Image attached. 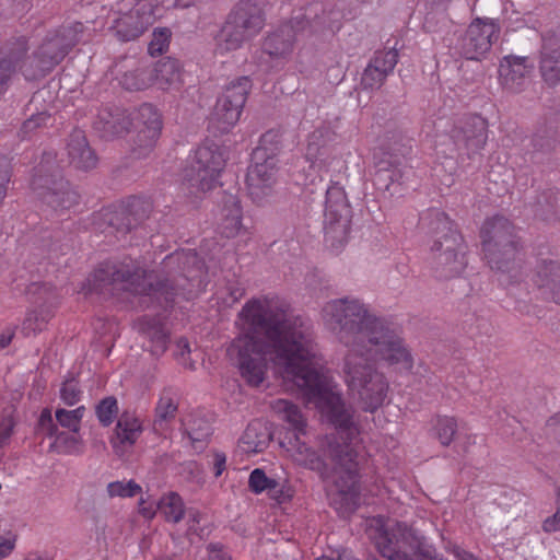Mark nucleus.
<instances>
[{
	"label": "nucleus",
	"instance_id": "obj_19",
	"mask_svg": "<svg viewBox=\"0 0 560 560\" xmlns=\"http://www.w3.org/2000/svg\"><path fill=\"white\" fill-rule=\"evenodd\" d=\"M534 63L528 57L509 55L499 67L501 84L509 91L521 92L529 81Z\"/></svg>",
	"mask_w": 560,
	"mask_h": 560
},
{
	"label": "nucleus",
	"instance_id": "obj_9",
	"mask_svg": "<svg viewBox=\"0 0 560 560\" xmlns=\"http://www.w3.org/2000/svg\"><path fill=\"white\" fill-rule=\"evenodd\" d=\"M224 165L225 159L217 144L201 145L194 162L184 170V185L194 195L211 190Z\"/></svg>",
	"mask_w": 560,
	"mask_h": 560
},
{
	"label": "nucleus",
	"instance_id": "obj_27",
	"mask_svg": "<svg viewBox=\"0 0 560 560\" xmlns=\"http://www.w3.org/2000/svg\"><path fill=\"white\" fill-rule=\"evenodd\" d=\"M142 432L141 424L137 418L122 413L116 424L115 434L110 442L115 453L122 456L127 448L131 447Z\"/></svg>",
	"mask_w": 560,
	"mask_h": 560
},
{
	"label": "nucleus",
	"instance_id": "obj_62",
	"mask_svg": "<svg viewBox=\"0 0 560 560\" xmlns=\"http://www.w3.org/2000/svg\"><path fill=\"white\" fill-rule=\"evenodd\" d=\"M422 550L423 552L417 556L416 559H412L411 557H406L401 553L398 555L394 552L393 549L385 548V552L394 557V560H443V558L438 555L436 550L433 547L425 548Z\"/></svg>",
	"mask_w": 560,
	"mask_h": 560
},
{
	"label": "nucleus",
	"instance_id": "obj_45",
	"mask_svg": "<svg viewBox=\"0 0 560 560\" xmlns=\"http://www.w3.org/2000/svg\"><path fill=\"white\" fill-rule=\"evenodd\" d=\"M152 73L148 69H135L122 74L120 83L128 91L144 90L150 85Z\"/></svg>",
	"mask_w": 560,
	"mask_h": 560
},
{
	"label": "nucleus",
	"instance_id": "obj_29",
	"mask_svg": "<svg viewBox=\"0 0 560 560\" xmlns=\"http://www.w3.org/2000/svg\"><path fill=\"white\" fill-rule=\"evenodd\" d=\"M466 250L451 254H435L432 257L431 268L435 278L450 280L458 277L467 266Z\"/></svg>",
	"mask_w": 560,
	"mask_h": 560
},
{
	"label": "nucleus",
	"instance_id": "obj_61",
	"mask_svg": "<svg viewBox=\"0 0 560 560\" xmlns=\"http://www.w3.org/2000/svg\"><path fill=\"white\" fill-rule=\"evenodd\" d=\"M270 486L275 487H269L267 493L271 499L276 500L277 502L283 503L292 498L291 489L280 483L278 480L273 479Z\"/></svg>",
	"mask_w": 560,
	"mask_h": 560
},
{
	"label": "nucleus",
	"instance_id": "obj_12",
	"mask_svg": "<svg viewBox=\"0 0 560 560\" xmlns=\"http://www.w3.org/2000/svg\"><path fill=\"white\" fill-rule=\"evenodd\" d=\"M499 25L489 19H475L459 37L457 49L460 56L469 60H480L498 39Z\"/></svg>",
	"mask_w": 560,
	"mask_h": 560
},
{
	"label": "nucleus",
	"instance_id": "obj_31",
	"mask_svg": "<svg viewBox=\"0 0 560 560\" xmlns=\"http://www.w3.org/2000/svg\"><path fill=\"white\" fill-rule=\"evenodd\" d=\"M533 211L542 221H557L560 217V191L552 188L542 190L533 203Z\"/></svg>",
	"mask_w": 560,
	"mask_h": 560
},
{
	"label": "nucleus",
	"instance_id": "obj_7",
	"mask_svg": "<svg viewBox=\"0 0 560 560\" xmlns=\"http://www.w3.org/2000/svg\"><path fill=\"white\" fill-rule=\"evenodd\" d=\"M352 208L345 189L334 183L326 189L324 211L325 242L338 249L348 241L351 229Z\"/></svg>",
	"mask_w": 560,
	"mask_h": 560
},
{
	"label": "nucleus",
	"instance_id": "obj_35",
	"mask_svg": "<svg viewBox=\"0 0 560 560\" xmlns=\"http://www.w3.org/2000/svg\"><path fill=\"white\" fill-rule=\"evenodd\" d=\"M252 37L243 33L240 27L226 19L224 25L217 35V46L221 52H229L238 49L244 42Z\"/></svg>",
	"mask_w": 560,
	"mask_h": 560
},
{
	"label": "nucleus",
	"instance_id": "obj_44",
	"mask_svg": "<svg viewBox=\"0 0 560 560\" xmlns=\"http://www.w3.org/2000/svg\"><path fill=\"white\" fill-rule=\"evenodd\" d=\"M36 243L42 254L49 259H58L59 256L66 255L69 250L68 244L54 238L50 232H44Z\"/></svg>",
	"mask_w": 560,
	"mask_h": 560
},
{
	"label": "nucleus",
	"instance_id": "obj_3",
	"mask_svg": "<svg viewBox=\"0 0 560 560\" xmlns=\"http://www.w3.org/2000/svg\"><path fill=\"white\" fill-rule=\"evenodd\" d=\"M200 269L198 255L192 250L175 252L166 256L161 270L148 271L132 260L103 262L93 273V290L100 293L127 291L142 299L150 307L158 304L171 307L175 298L189 291L192 271Z\"/></svg>",
	"mask_w": 560,
	"mask_h": 560
},
{
	"label": "nucleus",
	"instance_id": "obj_26",
	"mask_svg": "<svg viewBox=\"0 0 560 560\" xmlns=\"http://www.w3.org/2000/svg\"><path fill=\"white\" fill-rule=\"evenodd\" d=\"M133 327L151 342L150 351L153 355H161L165 352L168 343V334L158 316L143 315L139 317Z\"/></svg>",
	"mask_w": 560,
	"mask_h": 560
},
{
	"label": "nucleus",
	"instance_id": "obj_34",
	"mask_svg": "<svg viewBox=\"0 0 560 560\" xmlns=\"http://www.w3.org/2000/svg\"><path fill=\"white\" fill-rule=\"evenodd\" d=\"M244 106H234V101L219 97L212 115V120L222 132H228L240 119Z\"/></svg>",
	"mask_w": 560,
	"mask_h": 560
},
{
	"label": "nucleus",
	"instance_id": "obj_25",
	"mask_svg": "<svg viewBox=\"0 0 560 560\" xmlns=\"http://www.w3.org/2000/svg\"><path fill=\"white\" fill-rule=\"evenodd\" d=\"M95 230L105 234L126 235L132 231L122 205L102 209L93 218Z\"/></svg>",
	"mask_w": 560,
	"mask_h": 560
},
{
	"label": "nucleus",
	"instance_id": "obj_1",
	"mask_svg": "<svg viewBox=\"0 0 560 560\" xmlns=\"http://www.w3.org/2000/svg\"><path fill=\"white\" fill-rule=\"evenodd\" d=\"M240 315L248 324V330L232 341L228 352L236 359L241 376L249 386H260L269 355L281 369L282 377L327 416L342 443H329V463L323 475L331 480L342 499L353 501L358 494L359 454L352 442L359 435V428L352 408L346 406L332 390L329 378L313 365L311 326L277 304L257 300L247 302Z\"/></svg>",
	"mask_w": 560,
	"mask_h": 560
},
{
	"label": "nucleus",
	"instance_id": "obj_38",
	"mask_svg": "<svg viewBox=\"0 0 560 560\" xmlns=\"http://www.w3.org/2000/svg\"><path fill=\"white\" fill-rule=\"evenodd\" d=\"M158 509L167 522L178 523L185 515V505L182 497L176 492H168L163 495Z\"/></svg>",
	"mask_w": 560,
	"mask_h": 560
},
{
	"label": "nucleus",
	"instance_id": "obj_14",
	"mask_svg": "<svg viewBox=\"0 0 560 560\" xmlns=\"http://www.w3.org/2000/svg\"><path fill=\"white\" fill-rule=\"evenodd\" d=\"M154 21V8L149 0H138L128 12L116 18L110 31L120 42L140 37Z\"/></svg>",
	"mask_w": 560,
	"mask_h": 560
},
{
	"label": "nucleus",
	"instance_id": "obj_17",
	"mask_svg": "<svg viewBox=\"0 0 560 560\" xmlns=\"http://www.w3.org/2000/svg\"><path fill=\"white\" fill-rule=\"evenodd\" d=\"M246 182L253 201L260 203L270 196L276 183L273 160L271 158L255 160V164L248 170Z\"/></svg>",
	"mask_w": 560,
	"mask_h": 560
},
{
	"label": "nucleus",
	"instance_id": "obj_18",
	"mask_svg": "<svg viewBox=\"0 0 560 560\" xmlns=\"http://www.w3.org/2000/svg\"><path fill=\"white\" fill-rule=\"evenodd\" d=\"M532 282L540 298L560 304V261L544 259L534 270Z\"/></svg>",
	"mask_w": 560,
	"mask_h": 560
},
{
	"label": "nucleus",
	"instance_id": "obj_33",
	"mask_svg": "<svg viewBox=\"0 0 560 560\" xmlns=\"http://www.w3.org/2000/svg\"><path fill=\"white\" fill-rule=\"evenodd\" d=\"M28 51V43L25 36L13 37L9 39L0 50V61L4 65L12 67V73L19 68L21 71V63L31 55Z\"/></svg>",
	"mask_w": 560,
	"mask_h": 560
},
{
	"label": "nucleus",
	"instance_id": "obj_2",
	"mask_svg": "<svg viewBox=\"0 0 560 560\" xmlns=\"http://www.w3.org/2000/svg\"><path fill=\"white\" fill-rule=\"evenodd\" d=\"M323 317L327 328L347 348L342 371L350 392L359 397L365 411H375L388 389L375 362L412 368L411 353L398 327L352 296L329 301L323 308Z\"/></svg>",
	"mask_w": 560,
	"mask_h": 560
},
{
	"label": "nucleus",
	"instance_id": "obj_6",
	"mask_svg": "<svg viewBox=\"0 0 560 560\" xmlns=\"http://www.w3.org/2000/svg\"><path fill=\"white\" fill-rule=\"evenodd\" d=\"M481 237L485 258L490 268L508 271L517 249L513 224L500 215L488 219L482 225Z\"/></svg>",
	"mask_w": 560,
	"mask_h": 560
},
{
	"label": "nucleus",
	"instance_id": "obj_48",
	"mask_svg": "<svg viewBox=\"0 0 560 560\" xmlns=\"http://www.w3.org/2000/svg\"><path fill=\"white\" fill-rule=\"evenodd\" d=\"M85 412V407L80 406L73 410L59 408L56 410V420L62 427L69 429L73 433L80 430V423Z\"/></svg>",
	"mask_w": 560,
	"mask_h": 560
},
{
	"label": "nucleus",
	"instance_id": "obj_63",
	"mask_svg": "<svg viewBox=\"0 0 560 560\" xmlns=\"http://www.w3.org/2000/svg\"><path fill=\"white\" fill-rule=\"evenodd\" d=\"M556 505V512L551 516H548L542 523V529L546 533H555L560 530V488L557 492Z\"/></svg>",
	"mask_w": 560,
	"mask_h": 560
},
{
	"label": "nucleus",
	"instance_id": "obj_52",
	"mask_svg": "<svg viewBox=\"0 0 560 560\" xmlns=\"http://www.w3.org/2000/svg\"><path fill=\"white\" fill-rule=\"evenodd\" d=\"M141 492V487L135 480L113 481L107 485L109 498H133Z\"/></svg>",
	"mask_w": 560,
	"mask_h": 560
},
{
	"label": "nucleus",
	"instance_id": "obj_58",
	"mask_svg": "<svg viewBox=\"0 0 560 560\" xmlns=\"http://www.w3.org/2000/svg\"><path fill=\"white\" fill-rule=\"evenodd\" d=\"M13 413V406H9L2 411L0 417V446L5 445L12 434L14 427Z\"/></svg>",
	"mask_w": 560,
	"mask_h": 560
},
{
	"label": "nucleus",
	"instance_id": "obj_5",
	"mask_svg": "<svg viewBox=\"0 0 560 560\" xmlns=\"http://www.w3.org/2000/svg\"><path fill=\"white\" fill-rule=\"evenodd\" d=\"M410 149V139L400 136L399 143L389 142L375 161L372 182L375 189L384 196L394 197L401 194L409 173L404 164V158L409 154Z\"/></svg>",
	"mask_w": 560,
	"mask_h": 560
},
{
	"label": "nucleus",
	"instance_id": "obj_50",
	"mask_svg": "<svg viewBox=\"0 0 560 560\" xmlns=\"http://www.w3.org/2000/svg\"><path fill=\"white\" fill-rule=\"evenodd\" d=\"M77 434L59 431L50 447L57 448L62 454H79L81 453V440Z\"/></svg>",
	"mask_w": 560,
	"mask_h": 560
},
{
	"label": "nucleus",
	"instance_id": "obj_57",
	"mask_svg": "<svg viewBox=\"0 0 560 560\" xmlns=\"http://www.w3.org/2000/svg\"><path fill=\"white\" fill-rule=\"evenodd\" d=\"M272 480L273 478H269L262 469L256 468L249 475L248 487L254 493L267 492Z\"/></svg>",
	"mask_w": 560,
	"mask_h": 560
},
{
	"label": "nucleus",
	"instance_id": "obj_46",
	"mask_svg": "<svg viewBox=\"0 0 560 560\" xmlns=\"http://www.w3.org/2000/svg\"><path fill=\"white\" fill-rule=\"evenodd\" d=\"M141 129L153 136H160L162 130V118L158 109L151 104H143L139 109Z\"/></svg>",
	"mask_w": 560,
	"mask_h": 560
},
{
	"label": "nucleus",
	"instance_id": "obj_53",
	"mask_svg": "<svg viewBox=\"0 0 560 560\" xmlns=\"http://www.w3.org/2000/svg\"><path fill=\"white\" fill-rule=\"evenodd\" d=\"M387 75L386 68L380 70L377 66L370 61L362 73L361 84L364 89H380Z\"/></svg>",
	"mask_w": 560,
	"mask_h": 560
},
{
	"label": "nucleus",
	"instance_id": "obj_8",
	"mask_svg": "<svg viewBox=\"0 0 560 560\" xmlns=\"http://www.w3.org/2000/svg\"><path fill=\"white\" fill-rule=\"evenodd\" d=\"M32 188L37 197L55 211L70 209L79 202V194L63 179L61 172L45 163L35 168Z\"/></svg>",
	"mask_w": 560,
	"mask_h": 560
},
{
	"label": "nucleus",
	"instance_id": "obj_47",
	"mask_svg": "<svg viewBox=\"0 0 560 560\" xmlns=\"http://www.w3.org/2000/svg\"><path fill=\"white\" fill-rule=\"evenodd\" d=\"M281 144L278 132L269 130L260 137L259 145L254 151V160L271 158L279 151Z\"/></svg>",
	"mask_w": 560,
	"mask_h": 560
},
{
	"label": "nucleus",
	"instance_id": "obj_43",
	"mask_svg": "<svg viewBox=\"0 0 560 560\" xmlns=\"http://www.w3.org/2000/svg\"><path fill=\"white\" fill-rule=\"evenodd\" d=\"M457 430V420L448 416H439L433 427L434 435L443 446L453 442Z\"/></svg>",
	"mask_w": 560,
	"mask_h": 560
},
{
	"label": "nucleus",
	"instance_id": "obj_60",
	"mask_svg": "<svg viewBox=\"0 0 560 560\" xmlns=\"http://www.w3.org/2000/svg\"><path fill=\"white\" fill-rule=\"evenodd\" d=\"M210 427L206 424L203 428L196 429L195 427H190L187 430V435L191 441L192 446L201 451L205 448L208 438L210 436Z\"/></svg>",
	"mask_w": 560,
	"mask_h": 560
},
{
	"label": "nucleus",
	"instance_id": "obj_20",
	"mask_svg": "<svg viewBox=\"0 0 560 560\" xmlns=\"http://www.w3.org/2000/svg\"><path fill=\"white\" fill-rule=\"evenodd\" d=\"M338 13L332 9H327L320 2L308 4L304 12L292 18V21L299 26L300 31L310 27L312 32H319L323 30H334L338 21Z\"/></svg>",
	"mask_w": 560,
	"mask_h": 560
},
{
	"label": "nucleus",
	"instance_id": "obj_36",
	"mask_svg": "<svg viewBox=\"0 0 560 560\" xmlns=\"http://www.w3.org/2000/svg\"><path fill=\"white\" fill-rule=\"evenodd\" d=\"M149 71L162 89L180 81V65L175 58H162L155 63L154 69Z\"/></svg>",
	"mask_w": 560,
	"mask_h": 560
},
{
	"label": "nucleus",
	"instance_id": "obj_21",
	"mask_svg": "<svg viewBox=\"0 0 560 560\" xmlns=\"http://www.w3.org/2000/svg\"><path fill=\"white\" fill-rule=\"evenodd\" d=\"M558 130L552 124H538L526 145V155L533 163H541L546 156L552 153L557 145Z\"/></svg>",
	"mask_w": 560,
	"mask_h": 560
},
{
	"label": "nucleus",
	"instance_id": "obj_16",
	"mask_svg": "<svg viewBox=\"0 0 560 560\" xmlns=\"http://www.w3.org/2000/svg\"><path fill=\"white\" fill-rule=\"evenodd\" d=\"M131 119L126 109L118 106L102 107L92 122L94 132L103 140H113L126 133Z\"/></svg>",
	"mask_w": 560,
	"mask_h": 560
},
{
	"label": "nucleus",
	"instance_id": "obj_11",
	"mask_svg": "<svg viewBox=\"0 0 560 560\" xmlns=\"http://www.w3.org/2000/svg\"><path fill=\"white\" fill-rule=\"evenodd\" d=\"M450 139L453 141L450 154L457 152L471 158L479 153L487 142L488 121L480 115H466L455 121Z\"/></svg>",
	"mask_w": 560,
	"mask_h": 560
},
{
	"label": "nucleus",
	"instance_id": "obj_37",
	"mask_svg": "<svg viewBox=\"0 0 560 560\" xmlns=\"http://www.w3.org/2000/svg\"><path fill=\"white\" fill-rule=\"evenodd\" d=\"M121 205L126 211L128 220L130 221L132 230L149 219L153 209L152 202L149 199L136 196L129 197Z\"/></svg>",
	"mask_w": 560,
	"mask_h": 560
},
{
	"label": "nucleus",
	"instance_id": "obj_4",
	"mask_svg": "<svg viewBox=\"0 0 560 560\" xmlns=\"http://www.w3.org/2000/svg\"><path fill=\"white\" fill-rule=\"evenodd\" d=\"M83 31V23L74 22L48 32L31 57L21 63L24 78L37 80L46 77L79 43Z\"/></svg>",
	"mask_w": 560,
	"mask_h": 560
},
{
	"label": "nucleus",
	"instance_id": "obj_23",
	"mask_svg": "<svg viewBox=\"0 0 560 560\" xmlns=\"http://www.w3.org/2000/svg\"><path fill=\"white\" fill-rule=\"evenodd\" d=\"M228 19L250 37L257 35L265 24L261 9L253 0H240Z\"/></svg>",
	"mask_w": 560,
	"mask_h": 560
},
{
	"label": "nucleus",
	"instance_id": "obj_10",
	"mask_svg": "<svg viewBox=\"0 0 560 560\" xmlns=\"http://www.w3.org/2000/svg\"><path fill=\"white\" fill-rule=\"evenodd\" d=\"M419 226L432 238L431 254H451L466 249L462 234L448 215L439 209L421 213Z\"/></svg>",
	"mask_w": 560,
	"mask_h": 560
},
{
	"label": "nucleus",
	"instance_id": "obj_40",
	"mask_svg": "<svg viewBox=\"0 0 560 560\" xmlns=\"http://www.w3.org/2000/svg\"><path fill=\"white\" fill-rule=\"evenodd\" d=\"M178 409L177 402L170 393H163L155 408L154 430H164L167 421L175 418Z\"/></svg>",
	"mask_w": 560,
	"mask_h": 560
},
{
	"label": "nucleus",
	"instance_id": "obj_51",
	"mask_svg": "<svg viewBox=\"0 0 560 560\" xmlns=\"http://www.w3.org/2000/svg\"><path fill=\"white\" fill-rule=\"evenodd\" d=\"M95 412L101 424L108 427L118 415L117 399L114 396L103 398L96 405Z\"/></svg>",
	"mask_w": 560,
	"mask_h": 560
},
{
	"label": "nucleus",
	"instance_id": "obj_30",
	"mask_svg": "<svg viewBox=\"0 0 560 560\" xmlns=\"http://www.w3.org/2000/svg\"><path fill=\"white\" fill-rule=\"evenodd\" d=\"M49 94L50 92L48 90H38L33 94L31 101L27 104V112L31 113V116L23 122L21 127V132L24 137L39 128L47 127L51 121V115L47 108L39 110V106L43 102L46 101V96Z\"/></svg>",
	"mask_w": 560,
	"mask_h": 560
},
{
	"label": "nucleus",
	"instance_id": "obj_15",
	"mask_svg": "<svg viewBox=\"0 0 560 560\" xmlns=\"http://www.w3.org/2000/svg\"><path fill=\"white\" fill-rule=\"evenodd\" d=\"M539 72L547 85L560 83V25L541 34Z\"/></svg>",
	"mask_w": 560,
	"mask_h": 560
},
{
	"label": "nucleus",
	"instance_id": "obj_56",
	"mask_svg": "<svg viewBox=\"0 0 560 560\" xmlns=\"http://www.w3.org/2000/svg\"><path fill=\"white\" fill-rule=\"evenodd\" d=\"M171 31L168 28H155L153 39L149 45V52L152 56L161 55L168 47Z\"/></svg>",
	"mask_w": 560,
	"mask_h": 560
},
{
	"label": "nucleus",
	"instance_id": "obj_41",
	"mask_svg": "<svg viewBox=\"0 0 560 560\" xmlns=\"http://www.w3.org/2000/svg\"><path fill=\"white\" fill-rule=\"evenodd\" d=\"M51 317L52 314L48 310L31 311L26 314L22 323L21 332L25 337L36 335L46 328Z\"/></svg>",
	"mask_w": 560,
	"mask_h": 560
},
{
	"label": "nucleus",
	"instance_id": "obj_28",
	"mask_svg": "<svg viewBox=\"0 0 560 560\" xmlns=\"http://www.w3.org/2000/svg\"><path fill=\"white\" fill-rule=\"evenodd\" d=\"M221 221L219 230L228 238L235 237L243 229L242 209L240 199L231 192L224 194L222 198Z\"/></svg>",
	"mask_w": 560,
	"mask_h": 560
},
{
	"label": "nucleus",
	"instance_id": "obj_64",
	"mask_svg": "<svg viewBox=\"0 0 560 560\" xmlns=\"http://www.w3.org/2000/svg\"><path fill=\"white\" fill-rule=\"evenodd\" d=\"M546 435L560 446V412L550 417L546 423Z\"/></svg>",
	"mask_w": 560,
	"mask_h": 560
},
{
	"label": "nucleus",
	"instance_id": "obj_49",
	"mask_svg": "<svg viewBox=\"0 0 560 560\" xmlns=\"http://www.w3.org/2000/svg\"><path fill=\"white\" fill-rule=\"evenodd\" d=\"M160 136H153L144 129H139L131 149L132 155L136 159H143L153 150Z\"/></svg>",
	"mask_w": 560,
	"mask_h": 560
},
{
	"label": "nucleus",
	"instance_id": "obj_54",
	"mask_svg": "<svg viewBox=\"0 0 560 560\" xmlns=\"http://www.w3.org/2000/svg\"><path fill=\"white\" fill-rule=\"evenodd\" d=\"M370 61L377 66L380 70L386 68V73L389 74L398 62V51L395 47L386 50H377Z\"/></svg>",
	"mask_w": 560,
	"mask_h": 560
},
{
	"label": "nucleus",
	"instance_id": "obj_24",
	"mask_svg": "<svg viewBox=\"0 0 560 560\" xmlns=\"http://www.w3.org/2000/svg\"><path fill=\"white\" fill-rule=\"evenodd\" d=\"M69 163L82 171H89L96 166L97 155L89 145L86 137L82 130H74L67 144Z\"/></svg>",
	"mask_w": 560,
	"mask_h": 560
},
{
	"label": "nucleus",
	"instance_id": "obj_55",
	"mask_svg": "<svg viewBox=\"0 0 560 560\" xmlns=\"http://www.w3.org/2000/svg\"><path fill=\"white\" fill-rule=\"evenodd\" d=\"M82 392L74 377L67 378L60 388V399L68 406H73L81 399Z\"/></svg>",
	"mask_w": 560,
	"mask_h": 560
},
{
	"label": "nucleus",
	"instance_id": "obj_39",
	"mask_svg": "<svg viewBox=\"0 0 560 560\" xmlns=\"http://www.w3.org/2000/svg\"><path fill=\"white\" fill-rule=\"evenodd\" d=\"M328 138V128H317L312 133H310L307 138L305 156L312 164H315L319 158L326 153Z\"/></svg>",
	"mask_w": 560,
	"mask_h": 560
},
{
	"label": "nucleus",
	"instance_id": "obj_13",
	"mask_svg": "<svg viewBox=\"0 0 560 560\" xmlns=\"http://www.w3.org/2000/svg\"><path fill=\"white\" fill-rule=\"evenodd\" d=\"M375 546L382 557L394 560V557L385 552V548L393 549L396 553L410 557V552L416 557L423 552L422 549L432 548L415 528L407 524H397L393 533H381L376 539Z\"/></svg>",
	"mask_w": 560,
	"mask_h": 560
},
{
	"label": "nucleus",
	"instance_id": "obj_59",
	"mask_svg": "<svg viewBox=\"0 0 560 560\" xmlns=\"http://www.w3.org/2000/svg\"><path fill=\"white\" fill-rule=\"evenodd\" d=\"M37 430L48 438H56L59 433L58 427L52 420L51 411L48 408H45L42 411L37 423Z\"/></svg>",
	"mask_w": 560,
	"mask_h": 560
},
{
	"label": "nucleus",
	"instance_id": "obj_32",
	"mask_svg": "<svg viewBox=\"0 0 560 560\" xmlns=\"http://www.w3.org/2000/svg\"><path fill=\"white\" fill-rule=\"evenodd\" d=\"M271 407L294 431L296 440H299L300 434H305L306 420L296 405L287 399H277L272 402Z\"/></svg>",
	"mask_w": 560,
	"mask_h": 560
},
{
	"label": "nucleus",
	"instance_id": "obj_22",
	"mask_svg": "<svg viewBox=\"0 0 560 560\" xmlns=\"http://www.w3.org/2000/svg\"><path fill=\"white\" fill-rule=\"evenodd\" d=\"M301 32L292 19L281 24L262 42V51L271 58H284L293 50L298 33Z\"/></svg>",
	"mask_w": 560,
	"mask_h": 560
},
{
	"label": "nucleus",
	"instance_id": "obj_42",
	"mask_svg": "<svg viewBox=\"0 0 560 560\" xmlns=\"http://www.w3.org/2000/svg\"><path fill=\"white\" fill-rule=\"evenodd\" d=\"M252 89L249 77H240L226 85L221 96L234 101V106H244Z\"/></svg>",
	"mask_w": 560,
	"mask_h": 560
}]
</instances>
